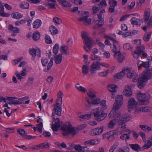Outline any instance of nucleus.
Listing matches in <instances>:
<instances>
[{
  "label": "nucleus",
  "instance_id": "f257e3e1",
  "mask_svg": "<svg viewBox=\"0 0 152 152\" xmlns=\"http://www.w3.org/2000/svg\"><path fill=\"white\" fill-rule=\"evenodd\" d=\"M152 77V71L148 70L144 71L142 76L137 79L138 87L140 89L142 88L145 86V83L148 79Z\"/></svg>",
  "mask_w": 152,
  "mask_h": 152
},
{
  "label": "nucleus",
  "instance_id": "f03ea898",
  "mask_svg": "<svg viewBox=\"0 0 152 152\" xmlns=\"http://www.w3.org/2000/svg\"><path fill=\"white\" fill-rule=\"evenodd\" d=\"M61 129L64 131L62 134L64 136L67 135L69 134H72L74 135L77 134L78 132V131L74 127H72L70 124H69L68 125H64L61 126Z\"/></svg>",
  "mask_w": 152,
  "mask_h": 152
},
{
  "label": "nucleus",
  "instance_id": "7ed1b4c3",
  "mask_svg": "<svg viewBox=\"0 0 152 152\" xmlns=\"http://www.w3.org/2000/svg\"><path fill=\"white\" fill-rule=\"evenodd\" d=\"M91 113L94 115L95 120L99 121L104 119L107 115V114L104 113L99 107L92 110Z\"/></svg>",
  "mask_w": 152,
  "mask_h": 152
},
{
  "label": "nucleus",
  "instance_id": "20e7f679",
  "mask_svg": "<svg viewBox=\"0 0 152 152\" xmlns=\"http://www.w3.org/2000/svg\"><path fill=\"white\" fill-rule=\"evenodd\" d=\"M144 50L145 47L143 45L137 46L136 50L133 53V56L135 58H137L139 56L144 57H146L147 54L145 52Z\"/></svg>",
  "mask_w": 152,
  "mask_h": 152
},
{
  "label": "nucleus",
  "instance_id": "39448f33",
  "mask_svg": "<svg viewBox=\"0 0 152 152\" xmlns=\"http://www.w3.org/2000/svg\"><path fill=\"white\" fill-rule=\"evenodd\" d=\"M150 95H146L145 93H142L140 92H138L137 94V97L139 101L141 102V105H147L149 103L148 99H146V98L148 99L151 97Z\"/></svg>",
  "mask_w": 152,
  "mask_h": 152
},
{
  "label": "nucleus",
  "instance_id": "423d86ee",
  "mask_svg": "<svg viewBox=\"0 0 152 152\" xmlns=\"http://www.w3.org/2000/svg\"><path fill=\"white\" fill-rule=\"evenodd\" d=\"M150 9H146L144 12L143 20L148 27H152V15H150Z\"/></svg>",
  "mask_w": 152,
  "mask_h": 152
},
{
  "label": "nucleus",
  "instance_id": "0eeeda50",
  "mask_svg": "<svg viewBox=\"0 0 152 152\" xmlns=\"http://www.w3.org/2000/svg\"><path fill=\"white\" fill-rule=\"evenodd\" d=\"M130 119V117L129 115L125 114L123 115L118 120V124L123 129L126 128V125L125 123L128 121Z\"/></svg>",
  "mask_w": 152,
  "mask_h": 152
},
{
  "label": "nucleus",
  "instance_id": "6e6552de",
  "mask_svg": "<svg viewBox=\"0 0 152 152\" xmlns=\"http://www.w3.org/2000/svg\"><path fill=\"white\" fill-rule=\"evenodd\" d=\"M116 134V132L114 130L110 131L103 134L102 137V139H106L108 141H111L114 140V136Z\"/></svg>",
  "mask_w": 152,
  "mask_h": 152
},
{
  "label": "nucleus",
  "instance_id": "1a4fd4ad",
  "mask_svg": "<svg viewBox=\"0 0 152 152\" xmlns=\"http://www.w3.org/2000/svg\"><path fill=\"white\" fill-rule=\"evenodd\" d=\"M123 99L122 95H118L116 98L115 102L113 106L114 108L116 109L119 110L120 107L123 104Z\"/></svg>",
  "mask_w": 152,
  "mask_h": 152
},
{
  "label": "nucleus",
  "instance_id": "9d476101",
  "mask_svg": "<svg viewBox=\"0 0 152 152\" xmlns=\"http://www.w3.org/2000/svg\"><path fill=\"white\" fill-rule=\"evenodd\" d=\"M97 61L94 62L91 66L90 72L91 75H93L96 72V71L100 69V67L99 66Z\"/></svg>",
  "mask_w": 152,
  "mask_h": 152
},
{
  "label": "nucleus",
  "instance_id": "9b49d317",
  "mask_svg": "<svg viewBox=\"0 0 152 152\" xmlns=\"http://www.w3.org/2000/svg\"><path fill=\"white\" fill-rule=\"evenodd\" d=\"M61 123H62V122H60L59 119L56 118L55 124L51 125V128L53 132H57L58 130L60 127Z\"/></svg>",
  "mask_w": 152,
  "mask_h": 152
},
{
  "label": "nucleus",
  "instance_id": "f8f14e48",
  "mask_svg": "<svg viewBox=\"0 0 152 152\" xmlns=\"http://www.w3.org/2000/svg\"><path fill=\"white\" fill-rule=\"evenodd\" d=\"M137 104V103L134 98L130 99L128 102V110L129 112L131 111V109H134Z\"/></svg>",
  "mask_w": 152,
  "mask_h": 152
},
{
  "label": "nucleus",
  "instance_id": "ddd939ff",
  "mask_svg": "<svg viewBox=\"0 0 152 152\" xmlns=\"http://www.w3.org/2000/svg\"><path fill=\"white\" fill-rule=\"evenodd\" d=\"M89 34L88 32L83 31L81 32V37L84 39L83 43L92 42L91 39L88 36Z\"/></svg>",
  "mask_w": 152,
  "mask_h": 152
},
{
  "label": "nucleus",
  "instance_id": "4468645a",
  "mask_svg": "<svg viewBox=\"0 0 152 152\" xmlns=\"http://www.w3.org/2000/svg\"><path fill=\"white\" fill-rule=\"evenodd\" d=\"M120 119V115L119 114L117 115V116H115V118H113V119L108 124V127L109 128H113L114 126L118 122V120Z\"/></svg>",
  "mask_w": 152,
  "mask_h": 152
},
{
  "label": "nucleus",
  "instance_id": "2eb2a0df",
  "mask_svg": "<svg viewBox=\"0 0 152 152\" xmlns=\"http://www.w3.org/2000/svg\"><path fill=\"white\" fill-rule=\"evenodd\" d=\"M6 99L11 102H8V103L10 104L16 105L19 104V103H18L20 101L19 99H18L17 98L12 97H6Z\"/></svg>",
  "mask_w": 152,
  "mask_h": 152
},
{
  "label": "nucleus",
  "instance_id": "dca6fc26",
  "mask_svg": "<svg viewBox=\"0 0 152 152\" xmlns=\"http://www.w3.org/2000/svg\"><path fill=\"white\" fill-rule=\"evenodd\" d=\"M8 30L13 32V33L11 34L12 36L15 37L17 35V34L19 33L20 29L18 27H13L12 25H10L8 28Z\"/></svg>",
  "mask_w": 152,
  "mask_h": 152
},
{
  "label": "nucleus",
  "instance_id": "f3484780",
  "mask_svg": "<svg viewBox=\"0 0 152 152\" xmlns=\"http://www.w3.org/2000/svg\"><path fill=\"white\" fill-rule=\"evenodd\" d=\"M99 141L98 140L96 139H91L85 141L84 143V145H85L83 147V149L85 148H87V147L86 146V144H87L91 145H95L99 143Z\"/></svg>",
  "mask_w": 152,
  "mask_h": 152
},
{
  "label": "nucleus",
  "instance_id": "a211bd4d",
  "mask_svg": "<svg viewBox=\"0 0 152 152\" xmlns=\"http://www.w3.org/2000/svg\"><path fill=\"white\" fill-rule=\"evenodd\" d=\"M115 53L114 56L118 59V61L119 63L122 62L125 58V56L121 54L120 51L114 52Z\"/></svg>",
  "mask_w": 152,
  "mask_h": 152
},
{
  "label": "nucleus",
  "instance_id": "6ab92c4d",
  "mask_svg": "<svg viewBox=\"0 0 152 152\" xmlns=\"http://www.w3.org/2000/svg\"><path fill=\"white\" fill-rule=\"evenodd\" d=\"M118 109H116L115 108H114L113 106V108L109 114L108 117L110 118L113 117L114 118H115V116H117V115L119 114L120 115V118L121 117V113L120 112H118Z\"/></svg>",
  "mask_w": 152,
  "mask_h": 152
},
{
  "label": "nucleus",
  "instance_id": "aec40b11",
  "mask_svg": "<svg viewBox=\"0 0 152 152\" xmlns=\"http://www.w3.org/2000/svg\"><path fill=\"white\" fill-rule=\"evenodd\" d=\"M104 128V127L102 126L100 128H97L94 129L91 131V135H96L99 134L103 132Z\"/></svg>",
  "mask_w": 152,
  "mask_h": 152
},
{
  "label": "nucleus",
  "instance_id": "412c9836",
  "mask_svg": "<svg viewBox=\"0 0 152 152\" xmlns=\"http://www.w3.org/2000/svg\"><path fill=\"white\" fill-rule=\"evenodd\" d=\"M53 111L54 114L57 115L59 116H61L62 111V108L61 106L53 105Z\"/></svg>",
  "mask_w": 152,
  "mask_h": 152
},
{
  "label": "nucleus",
  "instance_id": "4be33fe9",
  "mask_svg": "<svg viewBox=\"0 0 152 152\" xmlns=\"http://www.w3.org/2000/svg\"><path fill=\"white\" fill-rule=\"evenodd\" d=\"M123 94L124 95L128 97L132 95V92L129 86H125V89L123 91Z\"/></svg>",
  "mask_w": 152,
  "mask_h": 152
},
{
  "label": "nucleus",
  "instance_id": "5701e85b",
  "mask_svg": "<svg viewBox=\"0 0 152 152\" xmlns=\"http://www.w3.org/2000/svg\"><path fill=\"white\" fill-rule=\"evenodd\" d=\"M151 110V107H145L139 108H136L135 110V113H137L139 112H147L150 111Z\"/></svg>",
  "mask_w": 152,
  "mask_h": 152
},
{
  "label": "nucleus",
  "instance_id": "b1692460",
  "mask_svg": "<svg viewBox=\"0 0 152 152\" xmlns=\"http://www.w3.org/2000/svg\"><path fill=\"white\" fill-rule=\"evenodd\" d=\"M126 75L128 78L132 79L133 82H136L137 81V78L138 77V75L137 74L135 73L129 72Z\"/></svg>",
  "mask_w": 152,
  "mask_h": 152
},
{
  "label": "nucleus",
  "instance_id": "393cba45",
  "mask_svg": "<svg viewBox=\"0 0 152 152\" xmlns=\"http://www.w3.org/2000/svg\"><path fill=\"white\" fill-rule=\"evenodd\" d=\"M68 49L69 47L67 46L64 45L61 46L60 50L62 54L69 55L70 53Z\"/></svg>",
  "mask_w": 152,
  "mask_h": 152
},
{
  "label": "nucleus",
  "instance_id": "a878e982",
  "mask_svg": "<svg viewBox=\"0 0 152 152\" xmlns=\"http://www.w3.org/2000/svg\"><path fill=\"white\" fill-rule=\"evenodd\" d=\"M84 45L85 50L87 52H90L92 48V42L84 43Z\"/></svg>",
  "mask_w": 152,
  "mask_h": 152
},
{
  "label": "nucleus",
  "instance_id": "bb28decb",
  "mask_svg": "<svg viewBox=\"0 0 152 152\" xmlns=\"http://www.w3.org/2000/svg\"><path fill=\"white\" fill-rule=\"evenodd\" d=\"M88 16H85L79 19L80 21H83L85 22V25H87L91 24V20L90 18H87Z\"/></svg>",
  "mask_w": 152,
  "mask_h": 152
},
{
  "label": "nucleus",
  "instance_id": "cd10ccee",
  "mask_svg": "<svg viewBox=\"0 0 152 152\" xmlns=\"http://www.w3.org/2000/svg\"><path fill=\"white\" fill-rule=\"evenodd\" d=\"M57 1L64 7H70L72 6L71 4L67 1L65 0H57Z\"/></svg>",
  "mask_w": 152,
  "mask_h": 152
},
{
  "label": "nucleus",
  "instance_id": "c85d7f7f",
  "mask_svg": "<svg viewBox=\"0 0 152 152\" xmlns=\"http://www.w3.org/2000/svg\"><path fill=\"white\" fill-rule=\"evenodd\" d=\"M87 94L88 96L92 99L95 98L96 96L95 94V92L92 89H89L87 93Z\"/></svg>",
  "mask_w": 152,
  "mask_h": 152
},
{
  "label": "nucleus",
  "instance_id": "c756f323",
  "mask_svg": "<svg viewBox=\"0 0 152 152\" xmlns=\"http://www.w3.org/2000/svg\"><path fill=\"white\" fill-rule=\"evenodd\" d=\"M113 42V46L111 47L112 51L113 52H115L117 50V48L118 46V42L116 39L113 40L112 41Z\"/></svg>",
  "mask_w": 152,
  "mask_h": 152
},
{
  "label": "nucleus",
  "instance_id": "7c9ffc66",
  "mask_svg": "<svg viewBox=\"0 0 152 152\" xmlns=\"http://www.w3.org/2000/svg\"><path fill=\"white\" fill-rule=\"evenodd\" d=\"M54 57L55 62L56 64H59L61 63L62 59V56L61 54L57 55Z\"/></svg>",
  "mask_w": 152,
  "mask_h": 152
},
{
  "label": "nucleus",
  "instance_id": "2f4dec72",
  "mask_svg": "<svg viewBox=\"0 0 152 152\" xmlns=\"http://www.w3.org/2000/svg\"><path fill=\"white\" fill-rule=\"evenodd\" d=\"M124 70H122L121 71L120 73H118L115 74L114 76V77L115 79H122L125 75V73L123 72Z\"/></svg>",
  "mask_w": 152,
  "mask_h": 152
},
{
  "label": "nucleus",
  "instance_id": "473e14b6",
  "mask_svg": "<svg viewBox=\"0 0 152 152\" xmlns=\"http://www.w3.org/2000/svg\"><path fill=\"white\" fill-rule=\"evenodd\" d=\"M129 146L132 149L137 152L140 150L141 147L138 144H130L129 145Z\"/></svg>",
  "mask_w": 152,
  "mask_h": 152
},
{
  "label": "nucleus",
  "instance_id": "72a5a7b5",
  "mask_svg": "<svg viewBox=\"0 0 152 152\" xmlns=\"http://www.w3.org/2000/svg\"><path fill=\"white\" fill-rule=\"evenodd\" d=\"M131 23L133 25L140 26L141 24V21L135 17H133L131 20Z\"/></svg>",
  "mask_w": 152,
  "mask_h": 152
},
{
  "label": "nucleus",
  "instance_id": "f704fd0d",
  "mask_svg": "<svg viewBox=\"0 0 152 152\" xmlns=\"http://www.w3.org/2000/svg\"><path fill=\"white\" fill-rule=\"evenodd\" d=\"M41 24L42 22L41 20L39 19H37L33 23V28H37L41 26Z\"/></svg>",
  "mask_w": 152,
  "mask_h": 152
},
{
  "label": "nucleus",
  "instance_id": "c9c22d12",
  "mask_svg": "<svg viewBox=\"0 0 152 152\" xmlns=\"http://www.w3.org/2000/svg\"><path fill=\"white\" fill-rule=\"evenodd\" d=\"M75 86L77 89L83 93H84L87 91V90L86 88L80 86L79 83H77L75 85Z\"/></svg>",
  "mask_w": 152,
  "mask_h": 152
},
{
  "label": "nucleus",
  "instance_id": "e433bc0d",
  "mask_svg": "<svg viewBox=\"0 0 152 152\" xmlns=\"http://www.w3.org/2000/svg\"><path fill=\"white\" fill-rule=\"evenodd\" d=\"M12 18L16 19H19L23 17V15L18 12H15L12 13Z\"/></svg>",
  "mask_w": 152,
  "mask_h": 152
},
{
  "label": "nucleus",
  "instance_id": "4c0bfd02",
  "mask_svg": "<svg viewBox=\"0 0 152 152\" xmlns=\"http://www.w3.org/2000/svg\"><path fill=\"white\" fill-rule=\"evenodd\" d=\"M40 36V34L39 32L37 31L33 33L32 37L34 40L37 41L39 39Z\"/></svg>",
  "mask_w": 152,
  "mask_h": 152
},
{
  "label": "nucleus",
  "instance_id": "58836bf2",
  "mask_svg": "<svg viewBox=\"0 0 152 152\" xmlns=\"http://www.w3.org/2000/svg\"><path fill=\"white\" fill-rule=\"evenodd\" d=\"M50 31L52 34L55 35L58 34V31L57 28L54 26L52 25L49 28Z\"/></svg>",
  "mask_w": 152,
  "mask_h": 152
},
{
  "label": "nucleus",
  "instance_id": "ea45409f",
  "mask_svg": "<svg viewBox=\"0 0 152 152\" xmlns=\"http://www.w3.org/2000/svg\"><path fill=\"white\" fill-rule=\"evenodd\" d=\"M117 87L116 85L114 84H112L108 86V89L110 92H114L116 91Z\"/></svg>",
  "mask_w": 152,
  "mask_h": 152
},
{
  "label": "nucleus",
  "instance_id": "a19ab883",
  "mask_svg": "<svg viewBox=\"0 0 152 152\" xmlns=\"http://www.w3.org/2000/svg\"><path fill=\"white\" fill-rule=\"evenodd\" d=\"M131 132L130 130L128 129H126L122 131V132L123 134L126 135L125 139H129L130 138V136L129 135V134L131 133Z\"/></svg>",
  "mask_w": 152,
  "mask_h": 152
},
{
  "label": "nucleus",
  "instance_id": "79ce46f5",
  "mask_svg": "<svg viewBox=\"0 0 152 152\" xmlns=\"http://www.w3.org/2000/svg\"><path fill=\"white\" fill-rule=\"evenodd\" d=\"M140 128L145 132H149L151 130V128L146 125H140Z\"/></svg>",
  "mask_w": 152,
  "mask_h": 152
},
{
  "label": "nucleus",
  "instance_id": "37998d69",
  "mask_svg": "<svg viewBox=\"0 0 152 152\" xmlns=\"http://www.w3.org/2000/svg\"><path fill=\"white\" fill-rule=\"evenodd\" d=\"M29 52L30 54L32 56V59L33 60H34L36 55V50L34 49H29Z\"/></svg>",
  "mask_w": 152,
  "mask_h": 152
},
{
  "label": "nucleus",
  "instance_id": "c03bdc74",
  "mask_svg": "<svg viewBox=\"0 0 152 152\" xmlns=\"http://www.w3.org/2000/svg\"><path fill=\"white\" fill-rule=\"evenodd\" d=\"M152 145V141L151 139L150 140H148L147 142V143L144 145L142 148H143V149L145 148L148 149L150 148Z\"/></svg>",
  "mask_w": 152,
  "mask_h": 152
},
{
  "label": "nucleus",
  "instance_id": "a18cd8bd",
  "mask_svg": "<svg viewBox=\"0 0 152 152\" xmlns=\"http://www.w3.org/2000/svg\"><path fill=\"white\" fill-rule=\"evenodd\" d=\"M19 7L23 9H28L29 7V4L27 2H24L20 4L19 5Z\"/></svg>",
  "mask_w": 152,
  "mask_h": 152
},
{
  "label": "nucleus",
  "instance_id": "49530a36",
  "mask_svg": "<svg viewBox=\"0 0 152 152\" xmlns=\"http://www.w3.org/2000/svg\"><path fill=\"white\" fill-rule=\"evenodd\" d=\"M53 21L56 25H59L62 22V20L57 17H54L53 18Z\"/></svg>",
  "mask_w": 152,
  "mask_h": 152
},
{
  "label": "nucleus",
  "instance_id": "de8ad7c7",
  "mask_svg": "<svg viewBox=\"0 0 152 152\" xmlns=\"http://www.w3.org/2000/svg\"><path fill=\"white\" fill-rule=\"evenodd\" d=\"M99 5V8H102L103 7H105L107 5V4L106 0H102L100 2Z\"/></svg>",
  "mask_w": 152,
  "mask_h": 152
},
{
  "label": "nucleus",
  "instance_id": "09e8293b",
  "mask_svg": "<svg viewBox=\"0 0 152 152\" xmlns=\"http://www.w3.org/2000/svg\"><path fill=\"white\" fill-rule=\"evenodd\" d=\"M90 58L93 60L99 61L101 60V58L100 56H97L94 54L91 55Z\"/></svg>",
  "mask_w": 152,
  "mask_h": 152
},
{
  "label": "nucleus",
  "instance_id": "8fccbe9b",
  "mask_svg": "<svg viewBox=\"0 0 152 152\" xmlns=\"http://www.w3.org/2000/svg\"><path fill=\"white\" fill-rule=\"evenodd\" d=\"M40 145L41 149L49 148V144L47 142L40 144Z\"/></svg>",
  "mask_w": 152,
  "mask_h": 152
},
{
  "label": "nucleus",
  "instance_id": "3c124183",
  "mask_svg": "<svg viewBox=\"0 0 152 152\" xmlns=\"http://www.w3.org/2000/svg\"><path fill=\"white\" fill-rule=\"evenodd\" d=\"M53 60L52 58H51L50 59V60L48 64L47 69H45V72H47L52 67L53 65Z\"/></svg>",
  "mask_w": 152,
  "mask_h": 152
},
{
  "label": "nucleus",
  "instance_id": "603ef678",
  "mask_svg": "<svg viewBox=\"0 0 152 152\" xmlns=\"http://www.w3.org/2000/svg\"><path fill=\"white\" fill-rule=\"evenodd\" d=\"M101 8H99V5L98 4H96L94 6H93L92 7V10H93V14H96L97 11H98L99 9Z\"/></svg>",
  "mask_w": 152,
  "mask_h": 152
},
{
  "label": "nucleus",
  "instance_id": "864d4df0",
  "mask_svg": "<svg viewBox=\"0 0 152 152\" xmlns=\"http://www.w3.org/2000/svg\"><path fill=\"white\" fill-rule=\"evenodd\" d=\"M85 100L87 103H85L86 106L88 108H90L92 104V102H91L90 101L89 98L88 97H86L85 98Z\"/></svg>",
  "mask_w": 152,
  "mask_h": 152
},
{
  "label": "nucleus",
  "instance_id": "5fc2aeb1",
  "mask_svg": "<svg viewBox=\"0 0 152 152\" xmlns=\"http://www.w3.org/2000/svg\"><path fill=\"white\" fill-rule=\"evenodd\" d=\"M59 49V45L57 43L56 44L54 45L53 48V52L55 55L58 53Z\"/></svg>",
  "mask_w": 152,
  "mask_h": 152
},
{
  "label": "nucleus",
  "instance_id": "6e6d98bb",
  "mask_svg": "<svg viewBox=\"0 0 152 152\" xmlns=\"http://www.w3.org/2000/svg\"><path fill=\"white\" fill-rule=\"evenodd\" d=\"M88 72V67L86 65H84L82 67V72L84 74H87Z\"/></svg>",
  "mask_w": 152,
  "mask_h": 152
},
{
  "label": "nucleus",
  "instance_id": "4d7b16f0",
  "mask_svg": "<svg viewBox=\"0 0 152 152\" xmlns=\"http://www.w3.org/2000/svg\"><path fill=\"white\" fill-rule=\"evenodd\" d=\"M101 102V100L99 98H96L92 100V104L95 105L99 104Z\"/></svg>",
  "mask_w": 152,
  "mask_h": 152
},
{
  "label": "nucleus",
  "instance_id": "13d9d810",
  "mask_svg": "<svg viewBox=\"0 0 152 152\" xmlns=\"http://www.w3.org/2000/svg\"><path fill=\"white\" fill-rule=\"evenodd\" d=\"M45 42L47 44H51L52 42V40L50 37L48 35L46 34L45 35Z\"/></svg>",
  "mask_w": 152,
  "mask_h": 152
},
{
  "label": "nucleus",
  "instance_id": "bf43d9fd",
  "mask_svg": "<svg viewBox=\"0 0 152 152\" xmlns=\"http://www.w3.org/2000/svg\"><path fill=\"white\" fill-rule=\"evenodd\" d=\"M42 65L44 66H46L48 62V59L45 58H42L41 60Z\"/></svg>",
  "mask_w": 152,
  "mask_h": 152
},
{
  "label": "nucleus",
  "instance_id": "052dcab7",
  "mask_svg": "<svg viewBox=\"0 0 152 152\" xmlns=\"http://www.w3.org/2000/svg\"><path fill=\"white\" fill-rule=\"evenodd\" d=\"M109 3L111 7H115L117 5V1L114 0H109Z\"/></svg>",
  "mask_w": 152,
  "mask_h": 152
},
{
  "label": "nucleus",
  "instance_id": "680f3d73",
  "mask_svg": "<svg viewBox=\"0 0 152 152\" xmlns=\"http://www.w3.org/2000/svg\"><path fill=\"white\" fill-rule=\"evenodd\" d=\"M91 117V115H80V118L83 119V120H86L89 119Z\"/></svg>",
  "mask_w": 152,
  "mask_h": 152
},
{
  "label": "nucleus",
  "instance_id": "e2e57ef3",
  "mask_svg": "<svg viewBox=\"0 0 152 152\" xmlns=\"http://www.w3.org/2000/svg\"><path fill=\"white\" fill-rule=\"evenodd\" d=\"M151 36V34H146L144 35L143 39L146 42H148Z\"/></svg>",
  "mask_w": 152,
  "mask_h": 152
},
{
  "label": "nucleus",
  "instance_id": "0e129e2a",
  "mask_svg": "<svg viewBox=\"0 0 152 152\" xmlns=\"http://www.w3.org/2000/svg\"><path fill=\"white\" fill-rule=\"evenodd\" d=\"M62 103V99L60 98H57L56 101V103L55 104H54V105H56V106H61Z\"/></svg>",
  "mask_w": 152,
  "mask_h": 152
},
{
  "label": "nucleus",
  "instance_id": "69168bd1",
  "mask_svg": "<svg viewBox=\"0 0 152 152\" xmlns=\"http://www.w3.org/2000/svg\"><path fill=\"white\" fill-rule=\"evenodd\" d=\"M100 103V104L102 109L104 110L106 109L107 108V107L106 104V101L104 100H103Z\"/></svg>",
  "mask_w": 152,
  "mask_h": 152
},
{
  "label": "nucleus",
  "instance_id": "338daca9",
  "mask_svg": "<svg viewBox=\"0 0 152 152\" xmlns=\"http://www.w3.org/2000/svg\"><path fill=\"white\" fill-rule=\"evenodd\" d=\"M2 12L0 11V16H1L4 17H9L10 15V14L7 13H6L3 11H1Z\"/></svg>",
  "mask_w": 152,
  "mask_h": 152
},
{
  "label": "nucleus",
  "instance_id": "774afa93",
  "mask_svg": "<svg viewBox=\"0 0 152 152\" xmlns=\"http://www.w3.org/2000/svg\"><path fill=\"white\" fill-rule=\"evenodd\" d=\"M139 135H140V136L142 138L143 141L144 142H146V140L145 138V133L142 132H140L139 133Z\"/></svg>",
  "mask_w": 152,
  "mask_h": 152
}]
</instances>
